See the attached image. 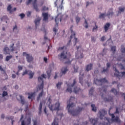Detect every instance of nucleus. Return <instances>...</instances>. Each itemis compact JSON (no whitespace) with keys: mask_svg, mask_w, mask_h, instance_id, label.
<instances>
[{"mask_svg":"<svg viewBox=\"0 0 125 125\" xmlns=\"http://www.w3.org/2000/svg\"><path fill=\"white\" fill-rule=\"evenodd\" d=\"M46 75L44 74H42L41 77H40L38 78V81L41 83V84H39L38 85L37 87V90L36 92H34L32 93V99L33 100V97H35L36 96V94L37 93V92L39 91V90H42V92L38 95V96L37 98V100L38 101H40V99L42 97V95H43V78H46L45 77Z\"/></svg>","mask_w":125,"mask_h":125,"instance_id":"nucleus-1","label":"nucleus"},{"mask_svg":"<svg viewBox=\"0 0 125 125\" xmlns=\"http://www.w3.org/2000/svg\"><path fill=\"white\" fill-rule=\"evenodd\" d=\"M111 109V108H109V116L111 117V118L110 119L107 117H104V120L105 121V122H104L103 123H102L103 125H107L108 123H121V120L120 119V118L118 116L115 117L114 114L110 113ZM105 121H106V122H105Z\"/></svg>","mask_w":125,"mask_h":125,"instance_id":"nucleus-2","label":"nucleus"},{"mask_svg":"<svg viewBox=\"0 0 125 125\" xmlns=\"http://www.w3.org/2000/svg\"><path fill=\"white\" fill-rule=\"evenodd\" d=\"M75 104L74 103H71L67 105L68 113L73 116H75L80 114V113L83 109V107H78L77 110H74V106Z\"/></svg>","mask_w":125,"mask_h":125,"instance_id":"nucleus-3","label":"nucleus"},{"mask_svg":"<svg viewBox=\"0 0 125 125\" xmlns=\"http://www.w3.org/2000/svg\"><path fill=\"white\" fill-rule=\"evenodd\" d=\"M51 101H52V100L51 99L50 97H49L48 102H47V105L48 106L50 109L51 111H53V110H57V111H58L59 110V107L60 106V104L59 102L56 103L55 104L54 107L53 105H50L51 103Z\"/></svg>","mask_w":125,"mask_h":125,"instance_id":"nucleus-4","label":"nucleus"},{"mask_svg":"<svg viewBox=\"0 0 125 125\" xmlns=\"http://www.w3.org/2000/svg\"><path fill=\"white\" fill-rule=\"evenodd\" d=\"M67 52L65 53L64 51H63L60 55H58L59 59L61 61H62L63 60L67 59L68 60L67 62H65V64H70L71 61H70L71 56L69 58H67V56L66 54Z\"/></svg>","mask_w":125,"mask_h":125,"instance_id":"nucleus-5","label":"nucleus"},{"mask_svg":"<svg viewBox=\"0 0 125 125\" xmlns=\"http://www.w3.org/2000/svg\"><path fill=\"white\" fill-rule=\"evenodd\" d=\"M114 15V13L113 12V9H110L107 14L105 15L104 14H102L100 15L99 18L100 19H104L106 16H107L109 19L112 17Z\"/></svg>","mask_w":125,"mask_h":125,"instance_id":"nucleus-6","label":"nucleus"},{"mask_svg":"<svg viewBox=\"0 0 125 125\" xmlns=\"http://www.w3.org/2000/svg\"><path fill=\"white\" fill-rule=\"evenodd\" d=\"M107 80H106V78H103L100 80L97 79H94V83L97 85H102L103 83H107Z\"/></svg>","mask_w":125,"mask_h":125,"instance_id":"nucleus-7","label":"nucleus"},{"mask_svg":"<svg viewBox=\"0 0 125 125\" xmlns=\"http://www.w3.org/2000/svg\"><path fill=\"white\" fill-rule=\"evenodd\" d=\"M31 117H28L26 120H22L21 121V125H31Z\"/></svg>","mask_w":125,"mask_h":125,"instance_id":"nucleus-8","label":"nucleus"},{"mask_svg":"<svg viewBox=\"0 0 125 125\" xmlns=\"http://www.w3.org/2000/svg\"><path fill=\"white\" fill-rule=\"evenodd\" d=\"M71 35L70 36V40L69 41V42L67 43V45H70V43L71 42V39L73 38H74V40H75V45H76V44L77 43V39L75 38V32L72 30H71Z\"/></svg>","mask_w":125,"mask_h":125,"instance_id":"nucleus-9","label":"nucleus"},{"mask_svg":"<svg viewBox=\"0 0 125 125\" xmlns=\"http://www.w3.org/2000/svg\"><path fill=\"white\" fill-rule=\"evenodd\" d=\"M7 11L9 12L10 14H12L13 12H14V11H16V10H17V8L14 7L13 9H12L11 4H9L7 7Z\"/></svg>","mask_w":125,"mask_h":125,"instance_id":"nucleus-10","label":"nucleus"},{"mask_svg":"<svg viewBox=\"0 0 125 125\" xmlns=\"http://www.w3.org/2000/svg\"><path fill=\"white\" fill-rule=\"evenodd\" d=\"M23 56H25L26 59V61L30 63L32 62V56H30L29 54H27L26 52H23Z\"/></svg>","mask_w":125,"mask_h":125,"instance_id":"nucleus-11","label":"nucleus"},{"mask_svg":"<svg viewBox=\"0 0 125 125\" xmlns=\"http://www.w3.org/2000/svg\"><path fill=\"white\" fill-rule=\"evenodd\" d=\"M37 1V0H32V5L33 8L36 11V12H39V8H38Z\"/></svg>","mask_w":125,"mask_h":125,"instance_id":"nucleus-12","label":"nucleus"},{"mask_svg":"<svg viewBox=\"0 0 125 125\" xmlns=\"http://www.w3.org/2000/svg\"><path fill=\"white\" fill-rule=\"evenodd\" d=\"M99 113L100 114V117L101 120L103 119L104 115L107 113V112L104 109L101 110Z\"/></svg>","mask_w":125,"mask_h":125,"instance_id":"nucleus-13","label":"nucleus"},{"mask_svg":"<svg viewBox=\"0 0 125 125\" xmlns=\"http://www.w3.org/2000/svg\"><path fill=\"white\" fill-rule=\"evenodd\" d=\"M22 76H25V75H28L29 76V79H32V71L26 70L22 73Z\"/></svg>","mask_w":125,"mask_h":125,"instance_id":"nucleus-14","label":"nucleus"},{"mask_svg":"<svg viewBox=\"0 0 125 125\" xmlns=\"http://www.w3.org/2000/svg\"><path fill=\"white\" fill-rule=\"evenodd\" d=\"M42 16L43 17V21H48V13H42Z\"/></svg>","mask_w":125,"mask_h":125,"instance_id":"nucleus-15","label":"nucleus"},{"mask_svg":"<svg viewBox=\"0 0 125 125\" xmlns=\"http://www.w3.org/2000/svg\"><path fill=\"white\" fill-rule=\"evenodd\" d=\"M68 69L66 67H62L61 70L62 75H60V77H61L62 75H65Z\"/></svg>","mask_w":125,"mask_h":125,"instance_id":"nucleus-16","label":"nucleus"},{"mask_svg":"<svg viewBox=\"0 0 125 125\" xmlns=\"http://www.w3.org/2000/svg\"><path fill=\"white\" fill-rule=\"evenodd\" d=\"M106 66H107V68L105 69L104 68L103 70L102 71V73H105V72L107 73L108 72V70H109L108 68L110 67L111 64L110 63L108 62L106 63Z\"/></svg>","mask_w":125,"mask_h":125,"instance_id":"nucleus-17","label":"nucleus"},{"mask_svg":"<svg viewBox=\"0 0 125 125\" xmlns=\"http://www.w3.org/2000/svg\"><path fill=\"white\" fill-rule=\"evenodd\" d=\"M4 54H10V49L8 47H5L3 49Z\"/></svg>","mask_w":125,"mask_h":125,"instance_id":"nucleus-18","label":"nucleus"},{"mask_svg":"<svg viewBox=\"0 0 125 125\" xmlns=\"http://www.w3.org/2000/svg\"><path fill=\"white\" fill-rule=\"evenodd\" d=\"M41 20H42V19H41V18H38L35 20V23L36 27L40 25V23L41 22Z\"/></svg>","mask_w":125,"mask_h":125,"instance_id":"nucleus-19","label":"nucleus"},{"mask_svg":"<svg viewBox=\"0 0 125 125\" xmlns=\"http://www.w3.org/2000/svg\"><path fill=\"white\" fill-rule=\"evenodd\" d=\"M93 68V64L90 63L89 64L87 65L86 67V70L87 71H89L91 70Z\"/></svg>","mask_w":125,"mask_h":125,"instance_id":"nucleus-20","label":"nucleus"},{"mask_svg":"<svg viewBox=\"0 0 125 125\" xmlns=\"http://www.w3.org/2000/svg\"><path fill=\"white\" fill-rule=\"evenodd\" d=\"M120 73L119 71L117 70L116 68H115V73L114 74V75L119 79V80H120L121 76L119 75Z\"/></svg>","mask_w":125,"mask_h":125,"instance_id":"nucleus-21","label":"nucleus"},{"mask_svg":"<svg viewBox=\"0 0 125 125\" xmlns=\"http://www.w3.org/2000/svg\"><path fill=\"white\" fill-rule=\"evenodd\" d=\"M89 121L90 122H91V123L93 124V125H95L96 124H97V122H98V119H90Z\"/></svg>","mask_w":125,"mask_h":125,"instance_id":"nucleus-22","label":"nucleus"},{"mask_svg":"<svg viewBox=\"0 0 125 125\" xmlns=\"http://www.w3.org/2000/svg\"><path fill=\"white\" fill-rule=\"evenodd\" d=\"M107 87V86H104V87H102V89L99 88V89L101 92L103 91L104 93H106Z\"/></svg>","mask_w":125,"mask_h":125,"instance_id":"nucleus-23","label":"nucleus"},{"mask_svg":"<svg viewBox=\"0 0 125 125\" xmlns=\"http://www.w3.org/2000/svg\"><path fill=\"white\" fill-rule=\"evenodd\" d=\"M104 101L105 102H112L113 101V99L112 97H109L108 98V99L106 98H104Z\"/></svg>","mask_w":125,"mask_h":125,"instance_id":"nucleus-24","label":"nucleus"},{"mask_svg":"<svg viewBox=\"0 0 125 125\" xmlns=\"http://www.w3.org/2000/svg\"><path fill=\"white\" fill-rule=\"evenodd\" d=\"M20 98L21 99V104L24 105V104H25V99H24V97H23L22 95H20Z\"/></svg>","mask_w":125,"mask_h":125,"instance_id":"nucleus-25","label":"nucleus"},{"mask_svg":"<svg viewBox=\"0 0 125 125\" xmlns=\"http://www.w3.org/2000/svg\"><path fill=\"white\" fill-rule=\"evenodd\" d=\"M42 103L41 102L39 105V114L41 115L42 111Z\"/></svg>","mask_w":125,"mask_h":125,"instance_id":"nucleus-26","label":"nucleus"},{"mask_svg":"<svg viewBox=\"0 0 125 125\" xmlns=\"http://www.w3.org/2000/svg\"><path fill=\"white\" fill-rule=\"evenodd\" d=\"M58 122H59V119H57V118H55L53 122L52 123L51 125H59Z\"/></svg>","mask_w":125,"mask_h":125,"instance_id":"nucleus-27","label":"nucleus"},{"mask_svg":"<svg viewBox=\"0 0 125 125\" xmlns=\"http://www.w3.org/2000/svg\"><path fill=\"white\" fill-rule=\"evenodd\" d=\"M111 92L114 93L115 95H118L119 94V91L114 88L111 89Z\"/></svg>","mask_w":125,"mask_h":125,"instance_id":"nucleus-28","label":"nucleus"},{"mask_svg":"<svg viewBox=\"0 0 125 125\" xmlns=\"http://www.w3.org/2000/svg\"><path fill=\"white\" fill-rule=\"evenodd\" d=\"M110 24L108 23H106V24L105 25V26H104V30H105V32H106L108 30V29H109V27H110Z\"/></svg>","mask_w":125,"mask_h":125,"instance_id":"nucleus-29","label":"nucleus"},{"mask_svg":"<svg viewBox=\"0 0 125 125\" xmlns=\"http://www.w3.org/2000/svg\"><path fill=\"white\" fill-rule=\"evenodd\" d=\"M82 90L79 88L75 87L74 89V92L76 94L78 93L79 92H81Z\"/></svg>","mask_w":125,"mask_h":125,"instance_id":"nucleus-30","label":"nucleus"},{"mask_svg":"<svg viewBox=\"0 0 125 125\" xmlns=\"http://www.w3.org/2000/svg\"><path fill=\"white\" fill-rule=\"evenodd\" d=\"M47 11H48V7L43 6V7H42V11L44 12Z\"/></svg>","mask_w":125,"mask_h":125,"instance_id":"nucleus-31","label":"nucleus"},{"mask_svg":"<svg viewBox=\"0 0 125 125\" xmlns=\"http://www.w3.org/2000/svg\"><path fill=\"white\" fill-rule=\"evenodd\" d=\"M5 119H6V120H8V121H10V120L11 121V120H14V116H11L10 117L6 116L5 117Z\"/></svg>","mask_w":125,"mask_h":125,"instance_id":"nucleus-32","label":"nucleus"},{"mask_svg":"<svg viewBox=\"0 0 125 125\" xmlns=\"http://www.w3.org/2000/svg\"><path fill=\"white\" fill-rule=\"evenodd\" d=\"M91 107H92V110L94 111V112H96L97 111V108L96 107H95V104H91Z\"/></svg>","mask_w":125,"mask_h":125,"instance_id":"nucleus-33","label":"nucleus"},{"mask_svg":"<svg viewBox=\"0 0 125 125\" xmlns=\"http://www.w3.org/2000/svg\"><path fill=\"white\" fill-rule=\"evenodd\" d=\"M7 95H8L7 91H3L2 94V97H5V96H7Z\"/></svg>","mask_w":125,"mask_h":125,"instance_id":"nucleus-34","label":"nucleus"},{"mask_svg":"<svg viewBox=\"0 0 125 125\" xmlns=\"http://www.w3.org/2000/svg\"><path fill=\"white\" fill-rule=\"evenodd\" d=\"M12 58V56L10 55V56H7L6 57V59H5V61H9V60H10V59H11Z\"/></svg>","mask_w":125,"mask_h":125,"instance_id":"nucleus-35","label":"nucleus"},{"mask_svg":"<svg viewBox=\"0 0 125 125\" xmlns=\"http://www.w3.org/2000/svg\"><path fill=\"white\" fill-rule=\"evenodd\" d=\"M121 52L122 53H125V47L124 45H122L121 46Z\"/></svg>","mask_w":125,"mask_h":125,"instance_id":"nucleus-36","label":"nucleus"},{"mask_svg":"<svg viewBox=\"0 0 125 125\" xmlns=\"http://www.w3.org/2000/svg\"><path fill=\"white\" fill-rule=\"evenodd\" d=\"M94 88L93 87H92L91 88L90 90L89 91V95H93V92L94 91Z\"/></svg>","mask_w":125,"mask_h":125,"instance_id":"nucleus-37","label":"nucleus"},{"mask_svg":"<svg viewBox=\"0 0 125 125\" xmlns=\"http://www.w3.org/2000/svg\"><path fill=\"white\" fill-rule=\"evenodd\" d=\"M111 50L112 51L113 53H115V52L116 51V46H112L111 48Z\"/></svg>","mask_w":125,"mask_h":125,"instance_id":"nucleus-38","label":"nucleus"},{"mask_svg":"<svg viewBox=\"0 0 125 125\" xmlns=\"http://www.w3.org/2000/svg\"><path fill=\"white\" fill-rule=\"evenodd\" d=\"M40 121H38L37 120L33 121V125H40Z\"/></svg>","mask_w":125,"mask_h":125,"instance_id":"nucleus-39","label":"nucleus"},{"mask_svg":"<svg viewBox=\"0 0 125 125\" xmlns=\"http://www.w3.org/2000/svg\"><path fill=\"white\" fill-rule=\"evenodd\" d=\"M62 84V82H59L58 83L56 84V86L57 88L60 89L61 88V85Z\"/></svg>","mask_w":125,"mask_h":125,"instance_id":"nucleus-40","label":"nucleus"},{"mask_svg":"<svg viewBox=\"0 0 125 125\" xmlns=\"http://www.w3.org/2000/svg\"><path fill=\"white\" fill-rule=\"evenodd\" d=\"M10 48H11V51H14L15 47L14 46V43H13L12 44L10 45Z\"/></svg>","mask_w":125,"mask_h":125,"instance_id":"nucleus-41","label":"nucleus"},{"mask_svg":"<svg viewBox=\"0 0 125 125\" xmlns=\"http://www.w3.org/2000/svg\"><path fill=\"white\" fill-rule=\"evenodd\" d=\"M119 66L121 67L122 70H125V63L124 65H123L122 64H119Z\"/></svg>","mask_w":125,"mask_h":125,"instance_id":"nucleus-42","label":"nucleus"},{"mask_svg":"<svg viewBox=\"0 0 125 125\" xmlns=\"http://www.w3.org/2000/svg\"><path fill=\"white\" fill-rule=\"evenodd\" d=\"M119 11L121 12H124L125 11V8L124 7V8H122L121 7H119Z\"/></svg>","mask_w":125,"mask_h":125,"instance_id":"nucleus-43","label":"nucleus"},{"mask_svg":"<svg viewBox=\"0 0 125 125\" xmlns=\"http://www.w3.org/2000/svg\"><path fill=\"white\" fill-rule=\"evenodd\" d=\"M25 14L24 13H21L20 14L19 16H20L21 19H23L25 18Z\"/></svg>","mask_w":125,"mask_h":125,"instance_id":"nucleus-44","label":"nucleus"},{"mask_svg":"<svg viewBox=\"0 0 125 125\" xmlns=\"http://www.w3.org/2000/svg\"><path fill=\"white\" fill-rule=\"evenodd\" d=\"M80 20H81V19L79 17L77 16L76 17V21L77 24H78V23L79 22Z\"/></svg>","mask_w":125,"mask_h":125,"instance_id":"nucleus-45","label":"nucleus"},{"mask_svg":"<svg viewBox=\"0 0 125 125\" xmlns=\"http://www.w3.org/2000/svg\"><path fill=\"white\" fill-rule=\"evenodd\" d=\"M83 77H79V81H80V83H81L82 85H83Z\"/></svg>","mask_w":125,"mask_h":125,"instance_id":"nucleus-46","label":"nucleus"},{"mask_svg":"<svg viewBox=\"0 0 125 125\" xmlns=\"http://www.w3.org/2000/svg\"><path fill=\"white\" fill-rule=\"evenodd\" d=\"M31 3H32V0H28L25 2V4H26V5H29Z\"/></svg>","mask_w":125,"mask_h":125,"instance_id":"nucleus-47","label":"nucleus"},{"mask_svg":"<svg viewBox=\"0 0 125 125\" xmlns=\"http://www.w3.org/2000/svg\"><path fill=\"white\" fill-rule=\"evenodd\" d=\"M66 92H69L70 93H71L72 92L71 88H70V87H68V88H67V89L66 90Z\"/></svg>","mask_w":125,"mask_h":125,"instance_id":"nucleus-48","label":"nucleus"},{"mask_svg":"<svg viewBox=\"0 0 125 125\" xmlns=\"http://www.w3.org/2000/svg\"><path fill=\"white\" fill-rule=\"evenodd\" d=\"M27 94L28 95V99H32V92L28 93Z\"/></svg>","mask_w":125,"mask_h":125,"instance_id":"nucleus-49","label":"nucleus"},{"mask_svg":"<svg viewBox=\"0 0 125 125\" xmlns=\"http://www.w3.org/2000/svg\"><path fill=\"white\" fill-rule=\"evenodd\" d=\"M2 17L3 20H9V18H8V17L6 15L3 16Z\"/></svg>","mask_w":125,"mask_h":125,"instance_id":"nucleus-50","label":"nucleus"},{"mask_svg":"<svg viewBox=\"0 0 125 125\" xmlns=\"http://www.w3.org/2000/svg\"><path fill=\"white\" fill-rule=\"evenodd\" d=\"M15 25L14 27L13 28V31H14V30H17L18 29V27H17V24H16V22H15Z\"/></svg>","mask_w":125,"mask_h":125,"instance_id":"nucleus-51","label":"nucleus"},{"mask_svg":"<svg viewBox=\"0 0 125 125\" xmlns=\"http://www.w3.org/2000/svg\"><path fill=\"white\" fill-rule=\"evenodd\" d=\"M32 14V12L31 11H28L26 15L27 16V17H30V16H31V14Z\"/></svg>","mask_w":125,"mask_h":125,"instance_id":"nucleus-52","label":"nucleus"},{"mask_svg":"<svg viewBox=\"0 0 125 125\" xmlns=\"http://www.w3.org/2000/svg\"><path fill=\"white\" fill-rule=\"evenodd\" d=\"M57 31H58V30L57 29V28L56 27H54L53 28V32H54V35H56Z\"/></svg>","mask_w":125,"mask_h":125,"instance_id":"nucleus-53","label":"nucleus"},{"mask_svg":"<svg viewBox=\"0 0 125 125\" xmlns=\"http://www.w3.org/2000/svg\"><path fill=\"white\" fill-rule=\"evenodd\" d=\"M24 111L25 112H28V111H29V106L28 105L25 106V108L24 109Z\"/></svg>","mask_w":125,"mask_h":125,"instance_id":"nucleus-54","label":"nucleus"},{"mask_svg":"<svg viewBox=\"0 0 125 125\" xmlns=\"http://www.w3.org/2000/svg\"><path fill=\"white\" fill-rule=\"evenodd\" d=\"M75 99V98H74V97H70V100H69V102H68V101L67 102V103H70V102H71L72 101H73V100H74Z\"/></svg>","mask_w":125,"mask_h":125,"instance_id":"nucleus-55","label":"nucleus"},{"mask_svg":"<svg viewBox=\"0 0 125 125\" xmlns=\"http://www.w3.org/2000/svg\"><path fill=\"white\" fill-rule=\"evenodd\" d=\"M84 23H85V25L84 26V27H85L86 28H88V23H87V21H86L85 19V22H84Z\"/></svg>","mask_w":125,"mask_h":125,"instance_id":"nucleus-56","label":"nucleus"},{"mask_svg":"<svg viewBox=\"0 0 125 125\" xmlns=\"http://www.w3.org/2000/svg\"><path fill=\"white\" fill-rule=\"evenodd\" d=\"M57 18H58V17H56V19H55V22H56V26H57L58 27V21H57Z\"/></svg>","mask_w":125,"mask_h":125,"instance_id":"nucleus-57","label":"nucleus"},{"mask_svg":"<svg viewBox=\"0 0 125 125\" xmlns=\"http://www.w3.org/2000/svg\"><path fill=\"white\" fill-rule=\"evenodd\" d=\"M76 83H77V82H76V80L74 79V80H73V84H71V87H73V86H74V85H75Z\"/></svg>","mask_w":125,"mask_h":125,"instance_id":"nucleus-58","label":"nucleus"},{"mask_svg":"<svg viewBox=\"0 0 125 125\" xmlns=\"http://www.w3.org/2000/svg\"><path fill=\"white\" fill-rule=\"evenodd\" d=\"M98 28V27L97 25H96V23H95V27H93V32H94L95 30H96Z\"/></svg>","mask_w":125,"mask_h":125,"instance_id":"nucleus-59","label":"nucleus"},{"mask_svg":"<svg viewBox=\"0 0 125 125\" xmlns=\"http://www.w3.org/2000/svg\"><path fill=\"white\" fill-rule=\"evenodd\" d=\"M91 41L92 42H95L96 41V40L95 39L94 37H91Z\"/></svg>","mask_w":125,"mask_h":125,"instance_id":"nucleus-60","label":"nucleus"},{"mask_svg":"<svg viewBox=\"0 0 125 125\" xmlns=\"http://www.w3.org/2000/svg\"><path fill=\"white\" fill-rule=\"evenodd\" d=\"M43 61L45 63H47V58L44 57L43 58Z\"/></svg>","mask_w":125,"mask_h":125,"instance_id":"nucleus-61","label":"nucleus"},{"mask_svg":"<svg viewBox=\"0 0 125 125\" xmlns=\"http://www.w3.org/2000/svg\"><path fill=\"white\" fill-rule=\"evenodd\" d=\"M118 110H119L118 107H116V112H115V114H119V112Z\"/></svg>","mask_w":125,"mask_h":125,"instance_id":"nucleus-62","label":"nucleus"},{"mask_svg":"<svg viewBox=\"0 0 125 125\" xmlns=\"http://www.w3.org/2000/svg\"><path fill=\"white\" fill-rule=\"evenodd\" d=\"M59 74L58 72H56L55 73V76H54V78L55 79H56L57 78V77H58V74Z\"/></svg>","mask_w":125,"mask_h":125,"instance_id":"nucleus-63","label":"nucleus"},{"mask_svg":"<svg viewBox=\"0 0 125 125\" xmlns=\"http://www.w3.org/2000/svg\"><path fill=\"white\" fill-rule=\"evenodd\" d=\"M105 40V37L103 36L101 38V41L104 42Z\"/></svg>","mask_w":125,"mask_h":125,"instance_id":"nucleus-64","label":"nucleus"}]
</instances>
